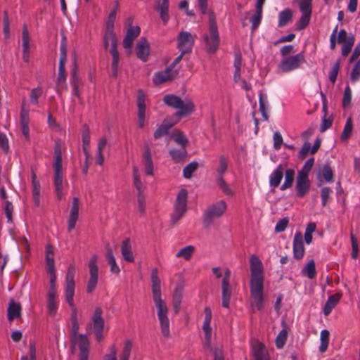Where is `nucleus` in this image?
Listing matches in <instances>:
<instances>
[{
  "label": "nucleus",
  "instance_id": "obj_1",
  "mask_svg": "<svg viewBox=\"0 0 360 360\" xmlns=\"http://www.w3.org/2000/svg\"><path fill=\"white\" fill-rule=\"evenodd\" d=\"M165 105L174 109H179L174 115L166 117L162 123L154 132V139H158L169 133V130L179 121V117H185L192 114L195 106L190 98L182 100L179 96L174 94H167L163 98Z\"/></svg>",
  "mask_w": 360,
  "mask_h": 360
},
{
  "label": "nucleus",
  "instance_id": "obj_2",
  "mask_svg": "<svg viewBox=\"0 0 360 360\" xmlns=\"http://www.w3.org/2000/svg\"><path fill=\"white\" fill-rule=\"evenodd\" d=\"M251 295L250 305L253 312L261 311L264 307V275L263 265L259 258L253 255L250 259Z\"/></svg>",
  "mask_w": 360,
  "mask_h": 360
},
{
  "label": "nucleus",
  "instance_id": "obj_3",
  "mask_svg": "<svg viewBox=\"0 0 360 360\" xmlns=\"http://www.w3.org/2000/svg\"><path fill=\"white\" fill-rule=\"evenodd\" d=\"M151 283L153 300L157 309L161 333L164 338H169L170 337L169 310L166 302L161 297L160 280L157 268H154L151 271Z\"/></svg>",
  "mask_w": 360,
  "mask_h": 360
},
{
  "label": "nucleus",
  "instance_id": "obj_4",
  "mask_svg": "<svg viewBox=\"0 0 360 360\" xmlns=\"http://www.w3.org/2000/svg\"><path fill=\"white\" fill-rule=\"evenodd\" d=\"M53 186L54 192L58 200H61L64 193L63 190L65 186L68 185L67 182L64 181L63 172L62 167V153L60 146L56 144L54 148V161L53 163Z\"/></svg>",
  "mask_w": 360,
  "mask_h": 360
},
{
  "label": "nucleus",
  "instance_id": "obj_5",
  "mask_svg": "<svg viewBox=\"0 0 360 360\" xmlns=\"http://www.w3.org/2000/svg\"><path fill=\"white\" fill-rule=\"evenodd\" d=\"M209 33L204 36V41L207 51L214 53L219 45V35L216 20V15L212 11H209Z\"/></svg>",
  "mask_w": 360,
  "mask_h": 360
},
{
  "label": "nucleus",
  "instance_id": "obj_6",
  "mask_svg": "<svg viewBox=\"0 0 360 360\" xmlns=\"http://www.w3.org/2000/svg\"><path fill=\"white\" fill-rule=\"evenodd\" d=\"M75 267L74 264H70L68 269V271L66 274L65 278V300L69 304L70 307L72 309V314H71V321L77 322V309L75 308V305L74 304V294H75Z\"/></svg>",
  "mask_w": 360,
  "mask_h": 360
},
{
  "label": "nucleus",
  "instance_id": "obj_7",
  "mask_svg": "<svg viewBox=\"0 0 360 360\" xmlns=\"http://www.w3.org/2000/svg\"><path fill=\"white\" fill-rule=\"evenodd\" d=\"M227 210L226 202L221 200L208 206L203 212L202 223L210 227L217 219L221 217Z\"/></svg>",
  "mask_w": 360,
  "mask_h": 360
},
{
  "label": "nucleus",
  "instance_id": "obj_8",
  "mask_svg": "<svg viewBox=\"0 0 360 360\" xmlns=\"http://www.w3.org/2000/svg\"><path fill=\"white\" fill-rule=\"evenodd\" d=\"M188 192L186 189H181L176 198L174 211L171 216V223L176 224L187 211Z\"/></svg>",
  "mask_w": 360,
  "mask_h": 360
},
{
  "label": "nucleus",
  "instance_id": "obj_9",
  "mask_svg": "<svg viewBox=\"0 0 360 360\" xmlns=\"http://www.w3.org/2000/svg\"><path fill=\"white\" fill-rule=\"evenodd\" d=\"M305 56L303 53L283 58L278 64V69L283 72H289L299 69L305 63Z\"/></svg>",
  "mask_w": 360,
  "mask_h": 360
},
{
  "label": "nucleus",
  "instance_id": "obj_10",
  "mask_svg": "<svg viewBox=\"0 0 360 360\" xmlns=\"http://www.w3.org/2000/svg\"><path fill=\"white\" fill-rule=\"evenodd\" d=\"M98 256L94 255L88 263L89 278L86 285V292L92 293L96 289L98 281V266L97 265Z\"/></svg>",
  "mask_w": 360,
  "mask_h": 360
},
{
  "label": "nucleus",
  "instance_id": "obj_11",
  "mask_svg": "<svg viewBox=\"0 0 360 360\" xmlns=\"http://www.w3.org/2000/svg\"><path fill=\"white\" fill-rule=\"evenodd\" d=\"M338 44H342V56L346 57L352 51L354 46L355 38L353 34H347L345 30L342 29L338 33Z\"/></svg>",
  "mask_w": 360,
  "mask_h": 360
},
{
  "label": "nucleus",
  "instance_id": "obj_12",
  "mask_svg": "<svg viewBox=\"0 0 360 360\" xmlns=\"http://www.w3.org/2000/svg\"><path fill=\"white\" fill-rule=\"evenodd\" d=\"M177 47L183 53H190L194 44V38L188 32L182 31L179 34Z\"/></svg>",
  "mask_w": 360,
  "mask_h": 360
},
{
  "label": "nucleus",
  "instance_id": "obj_13",
  "mask_svg": "<svg viewBox=\"0 0 360 360\" xmlns=\"http://www.w3.org/2000/svg\"><path fill=\"white\" fill-rule=\"evenodd\" d=\"M80 208L79 199L77 197L72 198L70 212L68 219V231H72L76 226L77 221L79 218V210Z\"/></svg>",
  "mask_w": 360,
  "mask_h": 360
},
{
  "label": "nucleus",
  "instance_id": "obj_14",
  "mask_svg": "<svg viewBox=\"0 0 360 360\" xmlns=\"http://www.w3.org/2000/svg\"><path fill=\"white\" fill-rule=\"evenodd\" d=\"M177 75V70L169 67L163 71L156 72L153 76V81L155 85H160L166 82L173 80L176 77Z\"/></svg>",
  "mask_w": 360,
  "mask_h": 360
},
{
  "label": "nucleus",
  "instance_id": "obj_15",
  "mask_svg": "<svg viewBox=\"0 0 360 360\" xmlns=\"http://www.w3.org/2000/svg\"><path fill=\"white\" fill-rule=\"evenodd\" d=\"M137 117H138V127L143 128L145 123V114H146V95L143 90L139 89L137 95Z\"/></svg>",
  "mask_w": 360,
  "mask_h": 360
},
{
  "label": "nucleus",
  "instance_id": "obj_16",
  "mask_svg": "<svg viewBox=\"0 0 360 360\" xmlns=\"http://www.w3.org/2000/svg\"><path fill=\"white\" fill-rule=\"evenodd\" d=\"M310 187V181L307 175L303 173H298L296 181V195L302 198L308 192Z\"/></svg>",
  "mask_w": 360,
  "mask_h": 360
},
{
  "label": "nucleus",
  "instance_id": "obj_17",
  "mask_svg": "<svg viewBox=\"0 0 360 360\" xmlns=\"http://www.w3.org/2000/svg\"><path fill=\"white\" fill-rule=\"evenodd\" d=\"M293 257L297 260L302 259L304 256L305 248L303 243V236L300 232L295 233L292 244Z\"/></svg>",
  "mask_w": 360,
  "mask_h": 360
},
{
  "label": "nucleus",
  "instance_id": "obj_18",
  "mask_svg": "<svg viewBox=\"0 0 360 360\" xmlns=\"http://www.w3.org/2000/svg\"><path fill=\"white\" fill-rule=\"evenodd\" d=\"M136 53L137 57L143 62H146L150 54V44L146 38L140 39L136 44Z\"/></svg>",
  "mask_w": 360,
  "mask_h": 360
},
{
  "label": "nucleus",
  "instance_id": "obj_19",
  "mask_svg": "<svg viewBox=\"0 0 360 360\" xmlns=\"http://www.w3.org/2000/svg\"><path fill=\"white\" fill-rule=\"evenodd\" d=\"M65 65H58V74L57 77L56 91L59 96L67 91Z\"/></svg>",
  "mask_w": 360,
  "mask_h": 360
},
{
  "label": "nucleus",
  "instance_id": "obj_20",
  "mask_svg": "<svg viewBox=\"0 0 360 360\" xmlns=\"http://www.w3.org/2000/svg\"><path fill=\"white\" fill-rule=\"evenodd\" d=\"M22 307L20 303L15 302L13 300H11L7 309L8 320L11 322L15 319L21 316Z\"/></svg>",
  "mask_w": 360,
  "mask_h": 360
},
{
  "label": "nucleus",
  "instance_id": "obj_21",
  "mask_svg": "<svg viewBox=\"0 0 360 360\" xmlns=\"http://www.w3.org/2000/svg\"><path fill=\"white\" fill-rule=\"evenodd\" d=\"M285 167L283 165L277 166L276 169L269 176V185L271 187L277 188L283 179Z\"/></svg>",
  "mask_w": 360,
  "mask_h": 360
},
{
  "label": "nucleus",
  "instance_id": "obj_22",
  "mask_svg": "<svg viewBox=\"0 0 360 360\" xmlns=\"http://www.w3.org/2000/svg\"><path fill=\"white\" fill-rule=\"evenodd\" d=\"M252 354L255 360H269V354L264 345L259 342L252 345Z\"/></svg>",
  "mask_w": 360,
  "mask_h": 360
},
{
  "label": "nucleus",
  "instance_id": "obj_23",
  "mask_svg": "<svg viewBox=\"0 0 360 360\" xmlns=\"http://www.w3.org/2000/svg\"><path fill=\"white\" fill-rule=\"evenodd\" d=\"M121 253L124 260L129 262H133L134 261L131 245L129 238H126L122 242Z\"/></svg>",
  "mask_w": 360,
  "mask_h": 360
},
{
  "label": "nucleus",
  "instance_id": "obj_24",
  "mask_svg": "<svg viewBox=\"0 0 360 360\" xmlns=\"http://www.w3.org/2000/svg\"><path fill=\"white\" fill-rule=\"evenodd\" d=\"M103 309L101 307H96L91 316V321L94 330L104 328V319L102 317Z\"/></svg>",
  "mask_w": 360,
  "mask_h": 360
},
{
  "label": "nucleus",
  "instance_id": "obj_25",
  "mask_svg": "<svg viewBox=\"0 0 360 360\" xmlns=\"http://www.w3.org/2000/svg\"><path fill=\"white\" fill-rule=\"evenodd\" d=\"M169 0L157 1L155 9L160 13V18L166 23L169 20Z\"/></svg>",
  "mask_w": 360,
  "mask_h": 360
},
{
  "label": "nucleus",
  "instance_id": "obj_26",
  "mask_svg": "<svg viewBox=\"0 0 360 360\" xmlns=\"http://www.w3.org/2000/svg\"><path fill=\"white\" fill-rule=\"evenodd\" d=\"M143 162L144 165L145 173L146 175H153V162L152 160L151 152L149 147H146L143 153Z\"/></svg>",
  "mask_w": 360,
  "mask_h": 360
},
{
  "label": "nucleus",
  "instance_id": "obj_27",
  "mask_svg": "<svg viewBox=\"0 0 360 360\" xmlns=\"http://www.w3.org/2000/svg\"><path fill=\"white\" fill-rule=\"evenodd\" d=\"M133 184L137 191V194H143L146 188L141 180V175L137 166L133 167Z\"/></svg>",
  "mask_w": 360,
  "mask_h": 360
},
{
  "label": "nucleus",
  "instance_id": "obj_28",
  "mask_svg": "<svg viewBox=\"0 0 360 360\" xmlns=\"http://www.w3.org/2000/svg\"><path fill=\"white\" fill-rule=\"evenodd\" d=\"M340 297L341 295L340 294L335 293L328 298L323 310L325 316H328L331 313L333 309L340 301Z\"/></svg>",
  "mask_w": 360,
  "mask_h": 360
},
{
  "label": "nucleus",
  "instance_id": "obj_29",
  "mask_svg": "<svg viewBox=\"0 0 360 360\" xmlns=\"http://www.w3.org/2000/svg\"><path fill=\"white\" fill-rule=\"evenodd\" d=\"M58 306V302L57 301L56 292H47V308L51 316L56 315Z\"/></svg>",
  "mask_w": 360,
  "mask_h": 360
},
{
  "label": "nucleus",
  "instance_id": "obj_30",
  "mask_svg": "<svg viewBox=\"0 0 360 360\" xmlns=\"http://www.w3.org/2000/svg\"><path fill=\"white\" fill-rule=\"evenodd\" d=\"M183 288L181 286L176 287L174 290L172 296V305L175 314H178L181 309V300L183 297Z\"/></svg>",
  "mask_w": 360,
  "mask_h": 360
},
{
  "label": "nucleus",
  "instance_id": "obj_31",
  "mask_svg": "<svg viewBox=\"0 0 360 360\" xmlns=\"http://www.w3.org/2000/svg\"><path fill=\"white\" fill-rule=\"evenodd\" d=\"M104 48L108 49L110 44V49L117 47V41L116 39L115 33L114 30H105V34L103 37Z\"/></svg>",
  "mask_w": 360,
  "mask_h": 360
},
{
  "label": "nucleus",
  "instance_id": "obj_32",
  "mask_svg": "<svg viewBox=\"0 0 360 360\" xmlns=\"http://www.w3.org/2000/svg\"><path fill=\"white\" fill-rule=\"evenodd\" d=\"M292 20V11L290 8H285L279 13L278 24L279 27H283L288 25Z\"/></svg>",
  "mask_w": 360,
  "mask_h": 360
},
{
  "label": "nucleus",
  "instance_id": "obj_33",
  "mask_svg": "<svg viewBox=\"0 0 360 360\" xmlns=\"http://www.w3.org/2000/svg\"><path fill=\"white\" fill-rule=\"evenodd\" d=\"M169 154L174 162H180L186 158L188 153L186 148L181 147L179 149H170Z\"/></svg>",
  "mask_w": 360,
  "mask_h": 360
},
{
  "label": "nucleus",
  "instance_id": "obj_34",
  "mask_svg": "<svg viewBox=\"0 0 360 360\" xmlns=\"http://www.w3.org/2000/svg\"><path fill=\"white\" fill-rule=\"evenodd\" d=\"M222 306L229 308L232 290L230 283H221Z\"/></svg>",
  "mask_w": 360,
  "mask_h": 360
},
{
  "label": "nucleus",
  "instance_id": "obj_35",
  "mask_svg": "<svg viewBox=\"0 0 360 360\" xmlns=\"http://www.w3.org/2000/svg\"><path fill=\"white\" fill-rule=\"evenodd\" d=\"M110 52L112 55V76L116 77L118 74V64L120 60V54L117 50V47L110 49Z\"/></svg>",
  "mask_w": 360,
  "mask_h": 360
},
{
  "label": "nucleus",
  "instance_id": "obj_36",
  "mask_svg": "<svg viewBox=\"0 0 360 360\" xmlns=\"http://www.w3.org/2000/svg\"><path fill=\"white\" fill-rule=\"evenodd\" d=\"M295 171L292 169H288L285 171V181L281 186V191H285L292 187L295 179Z\"/></svg>",
  "mask_w": 360,
  "mask_h": 360
},
{
  "label": "nucleus",
  "instance_id": "obj_37",
  "mask_svg": "<svg viewBox=\"0 0 360 360\" xmlns=\"http://www.w3.org/2000/svg\"><path fill=\"white\" fill-rule=\"evenodd\" d=\"M54 253L53 246L50 244H48L46 246V269H55L54 266Z\"/></svg>",
  "mask_w": 360,
  "mask_h": 360
},
{
  "label": "nucleus",
  "instance_id": "obj_38",
  "mask_svg": "<svg viewBox=\"0 0 360 360\" xmlns=\"http://www.w3.org/2000/svg\"><path fill=\"white\" fill-rule=\"evenodd\" d=\"M195 252V248L193 245H187L180 249L176 254L177 258L182 257L185 260L188 261Z\"/></svg>",
  "mask_w": 360,
  "mask_h": 360
},
{
  "label": "nucleus",
  "instance_id": "obj_39",
  "mask_svg": "<svg viewBox=\"0 0 360 360\" xmlns=\"http://www.w3.org/2000/svg\"><path fill=\"white\" fill-rule=\"evenodd\" d=\"M174 141L178 144L180 145L183 148H186L188 145L189 141L184 133L181 131H176L174 134Z\"/></svg>",
  "mask_w": 360,
  "mask_h": 360
},
{
  "label": "nucleus",
  "instance_id": "obj_40",
  "mask_svg": "<svg viewBox=\"0 0 360 360\" xmlns=\"http://www.w3.org/2000/svg\"><path fill=\"white\" fill-rule=\"evenodd\" d=\"M30 38L27 27L23 25L22 27V51L30 50Z\"/></svg>",
  "mask_w": 360,
  "mask_h": 360
},
{
  "label": "nucleus",
  "instance_id": "obj_41",
  "mask_svg": "<svg viewBox=\"0 0 360 360\" xmlns=\"http://www.w3.org/2000/svg\"><path fill=\"white\" fill-rule=\"evenodd\" d=\"M212 320V311L209 307L205 308V319L202 324V330L205 333H212V328L210 326V323Z\"/></svg>",
  "mask_w": 360,
  "mask_h": 360
},
{
  "label": "nucleus",
  "instance_id": "obj_42",
  "mask_svg": "<svg viewBox=\"0 0 360 360\" xmlns=\"http://www.w3.org/2000/svg\"><path fill=\"white\" fill-rule=\"evenodd\" d=\"M302 274L307 276L309 278H313L316 276V268L314 260H311L302 269Z\"/></svg>",
  "mask_w": 360,
  "mask_h": 360
},
{
  "label": "nucleus",
  "instance_id": "obj_43",
  "mask_svg": "<svg viewBox=\"0 0 360 360\" xmlns=\"http://www.w3.org/2000/svg\"><path fill=\"white\" fill-rule=\"evenodd\" d=\"M198 163L195 161L188 164L183 169V176L186 179H190L192 174L198 169Z\"/></svg>",
  "mask_w": 360,
  "mask_h": 360
},
{
  "label": "nucleus",
  "instance_id": "obj_44",
  "mask_svg": "<svg viewBox=\"0 0 360 360\" xmlns=\"http://www.w3.org/2000/svg\"><path fill=\"white\" fill-rule=\"evenodd\" d=\"M352 129H353L352 120L351 117H349L347 120L346 124L345 125L343 131L341 135V139L342 141H346L349 138V136L352 134Z\"/></svg>",
  "mask_w": 360,
  "mask_h": 360
},
{
  "label": "nucleus",
  "instance_id": "obj_45",
  "mask_svg": "<svg viewBox=\"0 0 360 360\" xmlns=\"http://www.w3.org/2000/svg\"><path fill=\"white\" fill-rule=\"evenodd\" d=\"M76 345H78L79 350L89 349V342L86 335L80 334L77 336Z\"/></svg>",
  "mask_w": 360,
  "mask_h": 360
},
{
  "label": "nucleus",
  "instance_id": "obj_46",
  "mask_svg": "<svg viewBox=\"0 0 360 360\" xmlns=\"http://www.w3.org/2000/svg\"><path fill=\"white\" fill-rule=\"evenodd\" d=\"M228 167L227 159L224 155H220L219 159V167L217 168V178L223 177L224 174L226 171Z\"/></svg>",
  "mask_w": 360,
  "mask_h": 360
},
{
  "label": "nucleus",
  "instance_id": "obj_47",
  "mask_svg": "<svg viewBox=\"0 0 360 360\" xmlns=\"http://www.w3.org/2000/svg\"><path fill=\"white\" fill-rule=\"evenodd\" d=\"M329 335L330 333L327 330H323L321 332V345L319 347V350L321 352H323L327 349L329 342Z\"/></svg>",
  "mask_w": 360,
  "mask_h": 360
},
{
  "label": "nucleus",
  "instance_id": "obj_48",
  "mask_svg": "<svg viewBox=\"0 0 360 360\" xmlns=\"http://www.w3.org/2000/svg\"><path fill=\"white\" fill-rule=\"evenodd\" d=\"M67 61V45L64 38L60 43V60L59 65H65Z\"/></svg>",
  "mask_w": 360,
  "mask_h": 360
},
{
  "label": "nucleus",
  "instance_id": "obj_49",
  "mask_svg": "<svg viewBox=\"0 0 360 360\" xmlns=\"http://www.w3.org/2000/svg\"><path fill=\"white\" fill-rule=\"evenodd\" d=\"M288 337V332L285 329H283L280 331L278 335L276 338V345L277 348L281 349L283 347L285 344L286 340Z\"/></svg>",
  "mask_w": 360,
  "mask_h": 360
},
{
  "label": "nucleus",
  "instance_id": "obj_50",
  "mask_svg": "<svg viewBox=\"0 0 360 360\" xmlns=\"http://www.w3.org/2000/svg\"><path fill=\"white\" fill-rule=\"evenodd\" d=\"M217 184L221 191L226 195H233V193L229 188V185L226 183L224 177L217 178Z\"/></svg>",
  "mask_w": 360,
  "mask_h": 360
},
{
  "label": "nucleus",
  "instance_id": "obj_51",
  "mask_svg": "<svg viewBox=\"0 0 360 360\" xmlns=\"http://www.w3.org/2000/svg\"><path fill=\"white\" fill-rule=\"evenodd\" d=\"M311 14L302 13V16L297 23V30H302L304 29L309 23Z\"/></svg>",
  "mask_w": 360,
  "mask_h": 360
},
{
  "label": "nucleus",
  "instance_id": "obj_52",
  "mask_svg": "<svg viewBox=\"0 0 360 360\" xmlns=\"http://www.w3.org/2000/svg\"><path fill=\"white\" fill-rule=\"evenodd\" d=\"M262 16V11L256 10L255 13L251 17L250 22H252V30H255L257 28L261 22Z\"/></svg>",
  "mask_w": 360,
  "mask_h": 360
},
{
  "label": "nucleus",
  "instance_id": "obj_53",
  "mask_svg": "<svg viewBox=\"0 0 360 360\" xmlns=\"http://www.w3.org/2000/svg\"><path fill=\"white\" fill-rule=\"evenodd\" d=\"M312 0H301L300 2V10L302 13L311 14Z\"/></svg>",
  "mask_w": 360,
  "mask_h": 360
},
{
  "label": "nucleus",
  "instance_id": "obj_54",
  "mask_svg": "<svg viewBox=\"0 0 360 360\" xmlns=\"http://www.w3.org/2000/svg\"><path fill=\"white\" fill-rule=\"evenodd\" d=\"M20 125L29 124V122H30L29 109L25 108V104H22V105L21 110H20Z\"/></svg>",
  "mask_w": 360,
  "mask_h": 360
},
{
  "label": "nucleus",
  "instance_id": "obj_55",
  "mask_svg": "<svg viewBox=\"0 0 360 360\" xmlns=\"http://www.w3.org/2000/svg\"><path fill=\"white\" fill-rule=\"evenodd\" d=\"M321 174L326 181L330 182L333 181V172L329 165H325L323 167Z\"/></svg>",
  "mask_w": 360,
  "mask_h": 360
},
{
  "label": "nucleus",
  "instance_id": "obj_56",
  "mask_svg": "<svg viewBox=\"0 0 360 360\" xmlns=\"http://www.w3.org/2000/svg\"><path fill=\"white\" fill-rule=\"evenodd\" d=\"M79 323L78 321L77 322H72V329H71V331H72V336H71V344H72V346H71V348H72V350L73 351L75 349V344H76V338L77 336H78L79 335L77 334V332L79 330Z\"/></svg>",
  "mask_w": 360,
  "mask_h": 360
},
{
  "label": "nucleus",
  "instance_id": "obj_57",
  "mask_svg": "<svg viewBox=\"0 0 360 360\" xmlns=\"http://www.w3.org/2000/svg\"><path fill=\"white\" fill-rule=\"evenodd\" d=\"M350 238L352 243V253L351 257L352 259H356L358 256L359 249H358V241L356 238L353 234L352 231L350 233Z\"/></svg>",
  "mask_w": 360,
  "mask_h": 360
},
{
  "label": "nucleus",
  "instance_id": "obj_58",
  "mask_svg": "<svg viewBox=\"0 0 360 360\" xmlns=\"http://www.w3.org/2000/svg\"><path fill=\"white\" fill-rule=\"evenodd\" d=\"M47 272L50 275V287L48 290V292H56V275L55 273V269H47Z\"/></svg>",
  "mask_w": 360,
  "mask_h": 360
},
{
  "label": "nucleus",
  "instance_id": "obj_59",
  "mask_svg": "<svg viewBox=\"0 0 360 360\" xmlns=\"http://www.w3.org/2000/svg\"><path fill=\"white\" fill-rule=\"evenodd\" d=\"M340 60H338L333 65V66L329 73V79L332 83H335L337 79L338 74V72L340 70Z\"/></svg>",
  "mask_w": 360,
  "mask_h": 360
},
{
  "label": "nucleus",
  "instance_id": "obj_60",
  "mask_svg": "<svg viewBox=\"0 0 360 360\" xmlns=\"http://www.w3.org/2000/svg\"><path fill=\"white\" fill-rule=\"evenodd\" d=\"M332 193V190L329 187H323L321 190V204L325 207L327 205L328 200Z\"/></svg>",
  "mask_w": 360,
  "mask_h": 360
},
{
  "label": "nucleus",
  "instance_id": "obj_61",
  "mask_svg": "<svg viewBox=\"0 0 360 360\" xmlns=\"http://www.w3.org/2000/svg\"><path fill=\"white\" fill-rule=\"evenodd\" d=\"M311 143L308 141L305 142L298 153V158L304 160L307 156L309 151L311 150Z\"/></svg>",
  "mask_w": 360,
  "mask_h": 360
},
{
  "label": "nucleus",
  "instance_id": "obj_62",
  "mask_svg": "<svg viewBox=\"0 0 360 360\" xmlns=\"http://www.w3.org/2000/svg\"><path fill=\"white\" fill-rule=\"evenodd\" d=\"M314 164V158H311L308 159L302 167V169L298 173H303L304 175H309V172L312 169Z\"/></svg>",
  "mask_w": 360,
  "mask_h": 360
},
{
  "label": "nucleus",
  "instance_id": "obj_63",
  "mask_svg": "<svg viewBox=\"0 0 360 360\" xmlns=\"http://www.w3.org/2000/svg\"><path fill=\"white\" fill-rule=\"evenodd\" d=\"M360 77V59L357 61V63L355 64L354 67L353 68L350 79L352 82H354L357 81Z\"/></svg>",
  "mask_w": 360,
  "mask_h": 360
},
{
  "label": "nucleus",
  "instance_id": "obj_64",
  "mask_svg": "<svg viewBox=\"0 0 360 360\" xmlns=\"http://www.w3.org/2000/svg\"><path fill=\"white\" fill-rule=\"evenodd\" d=\"M42 94V90L41 88L37 87L34 88L32 90L30 94V101L31 103L37 105L38 104V99Z\"/></svg>",
  "mask_w": 360,
  "mask_h": 360
}]
</instances>
